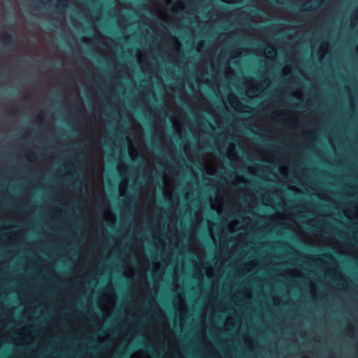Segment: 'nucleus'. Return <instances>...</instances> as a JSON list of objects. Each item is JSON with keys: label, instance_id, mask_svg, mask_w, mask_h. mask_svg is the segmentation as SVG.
<instances>
[{"label": "nucleus", "instance_id": "1", "mask_svg": "<svg viewBox=\"0 0 358 358\" xmlns=\"http://www.w3.org/2000/svg\"><path fill=\"white\" fill-rule=\"evenodd\" d=\"M96 113H92V107L91 106V122H92L94 115ZM92 142V127H91V143ZM94 164L92 162V148H91V197L92 196V187H93V178L92 175L94 173ZM90 224H95L94 222V219L92 216V213L91 212V222ZM92 250V241H91V251ZM92 266V262H91V266ZM92 284V270L91 269V285Z\"/></svg>", "mask_w": 358, "mask_h": 358}, {"label": "nucleus", "instance_id": "2", "mask_svg": "<svg viewBox=\"0 0 358 358\" xmlns=\"http://www.w3.org/2000/svg\"><path fill=\"white\" fill-rule=\"evenodd\" d=\"M15 41L14 35L10 32H6L3 36V43L6 46L13 44Z\"/></svg>", "mask_w": 358, "mask_h": 358}, {"label": "nucleus", "instance_id": "3", "mask_svg": "<svg viewBox=\"0 0 358 358\" xmlns=\"http://www.w3.org/2000/svg\"><path fill=\"white\" fill-rule=\"evenodd\" d=\"M69 0H58L57 8L58 11H62L68 6Z\"/></svg>", "mask_w": 358, "mask_h": 358}, {"label": "nucleus", "instance_id": "4", "mask_svg": "<svg viewBox=\"0 0 358 358\" xmlns=\"http://www.w3.org/2000/svg\"><path fill=\"white\" fill-rule=\"evenodd\" d=\"M65 168L69 171L72 170L73 168V165L71 164H66L65 165Z\"/></svg>", "mask_w": 358, "mask_h": 358}, {"label": "nucleus", "instance_id": "5", "mask_svg": "<svg viewBox=\"0 0 358 358\" xmlns=\"http://www.w3.org/2000/svg\"><path fill=\"white\" fill-rule=\"evenodd\" d=\"M92 327V324H91V328ZM92 335V329H91V336ZM92 353V339L91 338V354ZM91 358H92V355H91Z\"/></svg>", "mask_w": 358, "mask_h": 358}, {"label": "nucleus", "instance_id": "6", "mask_svg": "<svg viewBox=\"0 0 358 358\" xmlns=\"http://www.w3.org/2000/svg\"><path fill=\"white\" fill-rule=\"evenodd\" d=\"M268 48H270L271 50V51L268 52L269 53H271V54H275V50L273 49V47H268Z\"/></svg>", "mask_w": 358, "mask_h": 358}, {"label": "nucleus", "instance_id": "7", "mask_svg": "<svg viewBox=\"0 0 358 358\" xmlns=\"http://www.w3.org/2000/svg\"><path fill=\"white\" fill-rule=\"evenodd\" d=\"M12 110H13V112L14 113H17V112H18V109H17V108H13Z\"/></svg>", "mask_w": 358, "mask_h": 358}, {"label": "nucleus", "instance_id": "8", "mask_svg": "<svg viewBox=\"0 0 358 358\" xmlns=\"http://www.w3.org/2000/svg\"><path fill=\"white\" fill-rule=\"evenodd\" d=\"M106 116H110L112 115H114L115 113H103Z\"/></svg>", "mask_w": 358, "mask_h": 358}, {"label": "nucleus", "instance_id": "9", "mask_svg": "<svg viewBox=\"0 0 358 358\" xmlns=\"http://www.w3.org/2000/svg\"><path fill=\"white\" fill-rule=\"evenodd\" d=\"M139 344L141 346H145V345L143 342H141Z\"/></svg>", "mask_w": 358, "mask_h": 358}, {"label": "nucleus", "instance_id": "10", "mask_svg": "<svg viewBox=\"0 0 358 358\" xmlns=\"http://www.w3.org/2000/svg\"><path fill=\"white\" fill-rule=\"evenodd\" d=\"M90 41H91V45L92 44V36H91V39H90ZM92 53V50L91 49V54Z\"/></svg>", "mask_w": 358, "mask_h": 358}, {"label": "nucleus", "instance_id": "11", "mask_svg": "<svg viewBox=\"0 0 358 358\" xmlns=\"http://www.w3.org/2000/svg\"><path fill=\"white\" fill-rule=\"evenodd\" d=\"M310 10V9H308V8H303L302 10H303V11H307V10Z\"/></svg>", "mask_w": 358, "mask_h": 358}, {"label": "nucleus", "instance_id": "12", "mask_svg": "<svg viewBox=\"0 0 358 358\" xmlns=\"http://www.w3.org/2000/svg\"><path fill=\"white\" fill-rule=\"evenodd\" d=\"M147 348H148L150 351H152V348H151L150 346H147Z\"/></svg>", "mask_w": 358, "mask_h": 358}, {"label": "nucleus", "instance_id": "13", "mask_svg": "<svg viewBox=\"0 0 358 358\" xmlns=\"http://www.w3.org/2000/svg\"><path fill=\"white\" fill-rule=\"evenodd\" d=\"M66 176H71V173H68L66 174Z\"/></svg>", "mask_w": 358, "mask_h": 358}, {"label": "nucleus", "instance_id": "14", "mask_svg": "<svg viewBox=\"0 0 358 358\" xmlns=\"http://www.w3.org/2000/svg\"><path fill=\"white\" fill-rule=\"evenodd\" d=\"M37 119H38V120H40V119H41V116H38V117H37Z\"/></svg>", "mask_w": 358, "mask_h": 358}, {"label": "nucleus", "instance_id": "15", "mask_svg": "<svg viewBox=\"0 0 358 358\" xmlns=\"http://www.w3.org/2000/svg\"><path fill=\"white\" fill-rule=\"evenodd\" d=\"M90 26H91V27H92V23L90 24Z\"/></svg>", "mask_w": 358, "mask_h": 358}, {"label": "nucleus", "instance_id": "16", "mask_svg": "<svg viewBox=\"0 0 358 358\" xmlns=\"http://www.w3.org/2000/svg\"><path fill=\"white\" fill-rule=\"evenodd\" d=\"M92 3V0H91V4Z\"/></svg>", "mask_w": 358, "mask_h": 358}]
</instances>
